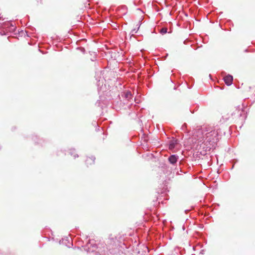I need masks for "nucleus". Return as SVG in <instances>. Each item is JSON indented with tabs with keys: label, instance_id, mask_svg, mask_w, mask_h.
<instances>
[{
	"label": "nucleus",
	"instance_id": "423d86ee",
	"mask_svg": "<svg viewBox=\"0 0 255 255\" xmlns=\"http://www.w3.org/2000/svg\"><path fill=\"white\" fill-rule=\"evenodd\" d=\"M167 31V28L166 27H163L160 29V33L162 34H165Z\"/></svg>",
	"mask_w": 255,
	"mask_h": 255
},
{
	"label": "nucleus",
	"instance_id": "6e6552de",
	"mask_svg": "<svg viewBox=\"0 0 255 255\" xmlns=\"http://www.w3.org/2000/svg\"><path fill=\"white\" fill-rule=\"evenodd\" d=\"M175 145L174 143H170L169 145V148L170 149L173 148L174 147Z\"/></svg>",
	"mask_w": 255,
	"mask_h": 255
},
{
	"label": "nucleus",
	"instance_id": "20e7f679",
	"mask_svg": "<svg viewBox=\"0 0 255 255\" xmlns=\"http://www.w3.org/2000/svg\"><path fill=\"white\" fill-rule=\"evenodd\" d=\"M168 160L171 163L174 164L176 162L177 158L176 155H172L169 157Z\"/></svg>",
	"mask_w": 255,
	"mask_h": 255
},
{
	"label": "nucleus",
	"instance_id": "0eeeda50",
	"mask_svg": "<svg viewBox=\"0 0 255 255\" xmlns=\"http://www.w3.org/2000/svg\"><path fill=\"white\" fill-rule=\"evenodd\" d=\"M71 155H73L74 158L78 157V155L76 153L75 151L74 150L71 152Z\"/></svg>",
	"mask_w": 255,
	"mask_h": 255
},
{
	"label": "nucleus",
	"instance_id": "f8f14e48",
	"mask_svg": "<svg viewBox=\"0 0 255 255\" xmlns=\"http://www.w3.org/2000/svg\"><path fill=\"white\" fill-rule=\"evenodd\" d=\"M1 18V17H0V18Z\"/></svg>",
	"mask_w": 255,
	"mask_h": 255
},
{
	"label": "nucleus",
	"instance_id": "f257e3e1",
	"mask_svg": "<svg viewBox=\"0 0 255 255\" xmlns=\"http://www.w3.org/2000/svg\"><path fill=\"white\" fill-rule=\"evenodd\" d=\"M217 134V131L214 130H211L206 134V137L204 140L205 144L207 146L206 150L210 151L212 147H214L217 140L216 137Z\"/></svg>",
	"mask_w": 255,
	"mask_h": 255
},
{
	"label": "nucleus",
	"instance_id": "1a4fd4ad",
	"mask_svg": "<svg viewBox=\"0 0 255 255\" xmlns=\"http://www.w3.org/2000/svg\"><path fill=\"white\" fill-rule=\"evenodd\" d=\"M111 239H110L108 241L107 243H108V244H110L111 243Z\"/></svg>",
	"mask_w": 255,
	"mask_h": 255
},
{
	"label": "nucleus",
	"instance_id": "39448f33",
	"mask_svg": "<svg viewBox=\"0 0 255 255\" xmlns=\"http://www.w3.org/2000/svg\"><path fill=\"white\" fill-rule=\"evenodd\" d=\"M131 94L130 92H127L126 94H125V97L128 99V100H129V99L131 98Z\"/></svg>",
	"mask_w": 255,
	"mask_h": 255
},
{
	"label": "nucleus",
	"instance_id": "f03ea898",
	"mask_svg": "<svg viewBox=\"0 0 255 255\" xmlns=\"http://www.w3.org/2000/svg\"><path fill=\"white\" fill-rule=\"evenodd\" d=\"M224 80L226 85L230 86L232 84L233 78L232 76L228 75L224 77Z\"/></svg>",
	"mask_w": 255,
	"mask_h": 255
},
{
	"label": "nucleus",
	"instance_id": "7ed1b4c3",
	"mask_svg": "<svg viewBox=\"0 0 255 255\" xmlns=\"http://www.w3.org/2000/svg\"><path fill=\"white\" fill-rule=\"evenodd\" d=\"M95 158L92 156L88 157L86 159V164L87 166L91 165L94 163Z\"/></svg>",
	"mask_w": 255,
	"mask_h": 255
},
{
	"label": "nucleus",
	"instance_id": "9b49d317",
	"mask_svg": "<svg viewBox=\"0 0 255 255\" xmlns=\"http://www.w3.org/2000/svg\"><path fill=\"white\" fill-rule=\"evenodd\" d=\"M132 31H135V32H136V29H135V28L133 29L132 30Z\"/></svg>",
	"mask_w": 255,
	"mask_h": 255
},
{
	"label": "nucleus",
	"instance_id": "9d476101",
	"mask_svg": "<svg viewBox=\"0 0 255 255\" xmlns=\"http://www.w3.org/2000/svg\"><path fill=\"white\" fill-rule=\"evenodd\" d=\"M197 132H201V131H200V129H198V130H196Z\"/></svg>",
	"mask_w": 255,
	"mask_h": 255
}]
</instances>
